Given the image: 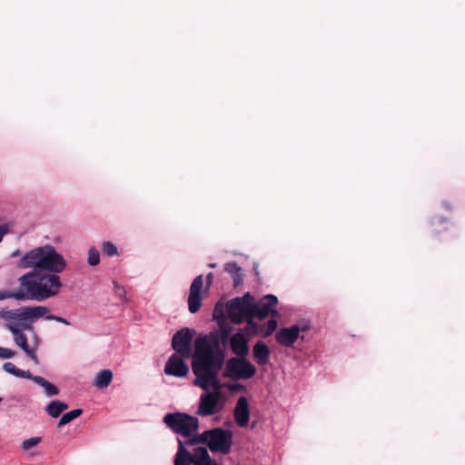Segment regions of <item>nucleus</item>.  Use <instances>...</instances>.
<instances>
[{"label": "nucleus", "instance_id": "1", "mask_svg": "<svg viewBox=\"0 0 465 465\" xmlns=\"http://www.w3.org/2000/svg\"><path fill=\"white\" fill-rule=\"evenodd\" d=\"M224 351L217 339L211 342L207 336L198 337L194 341V356L192 370L195 375L193 384L204 391L210 388L220 392L222 383L218 374L224 364Z\"/></svg>", "mask_w": 465, "mask_h": 465}, {"label": "nucleus", "instance_id": "2", "mask_svg": "<svg viewBox=\"0 0 465 465\" xmlns=\"http://www.w3.org/2000/svg\"><path fill=\"white\" fill-rule=\"evenodd\" d=\"M66 266L64 257L51 245L36 247L23 255L18 262L22 269L33 268L37 274L48 272L51 274L62 272Z\"/></svg>", "mask_w": 465, "mask_h": 465}, {"label": "nucleus", "instance_id": "3", "mask_svg": "<svg viewBox=\"0 0 465 465\" xmlns=\"http://www.w3.org/2000/svg\"><path fill=\"white\" fill-rule=\"evenodd\" d=\"M50 310L45 306H28L15 310H1L0 319L7 323H15L24 329H31L30 323L35 320L45 316Z\"/></svg>", "mask_w": 465, "mask_h": 465}, {"label": "nucleus", "instance_id": "4", "mask_svg": "<svg viewBox=\"0 0 465 465\" xmlns=\"http://www.w3.org/2000/svg\"><path fill=\"white\" fill-rule=\"evenodd\" d=\"M37 275L34 271L29 272L19 278V288L10 291L12 299L17 301L35 300L38 302L45 301L51 294L38 284L37 280L33 278Z\"/></svg>", "mask_w": 465, "mask_h": 465}, {"label": "nucleus", "instance_id": "5", "mask_svg": "<svg viewBox=\"0 0 465 465\" xmlns=\"http://www.w3.org/2000/svg\"><path fill=\"white\" fill-rule=\"evenodd\" d=\"M256 371V367L245 358L232 357L226 361L222 375L232 381L249 380Z\"/></svg>", "mask_w": 465, "mask_h": 465}, {"label": "nucleus", "instance_id": "6", "mask_svg": "<svg viewBox=\"0 0 465 465\" xmlns=\"http://www.w3.org/2000/svg\"><path fill=\"white\" fill-rule=\"evenodd\" d=\"M163 422L175 433L183 437H189L198 429V419L186 413H167L163 417Z\"/></svg>", "mask_w": 465, "mask_h": 465}, {"label": "nucleus", "instance_id": "7", "mask_svg": "<svg viewBox=\"0 0 465 465\" xmlns=\"http://www.w3.org/2000/svg\"><path fill=\"white\" fill-rule=\"evenodd\" d=\"M253 297L245 293L242 298H235L227 304V312L232 322L241 323L244 319L248 324H252V302Z\"/></svg>", "mask_w": 465, "mask_h": 465}, {"label": "nucleus", "instance_id": "8", "mask_svg": "<svg viewBox=\"0 0 465 465\" xmlns=\"http://www.w3.org/2000/svg\"><path fill=\"white\" fill-rule=\"evenodd\" d=\"M209 432H212L211 440H209L210 450L228 454L232 445V431L223 428H214L209 430Z\"/></svg>", "mask_w": 465, "mask_h": 465}, {"label": "nucleus", "instance_id": "9", "mask_svg": "<svg viewBox=\"0 0 465 465\" xmlns=\"http://www.w3.org/2000/svg\"><path fill=\"white\" fill-rule=\"evenodd\" d=\"M278 299L273 294H266L258 302H252V320L257 317L260 320L265 319L268 315H278L275 306Z\"/></svg>", "mask_w": 465, "mask_h": 465}, {"label": "nucleus", "instance_id": "10", "mask_svg": "<svg viewBox=\"0 0 465 465\" xmlns=\"http://www.w3.org/2000/svg\"><path fill=\"white\" fill-rule=\"evenodd\" d=\"M193 340V334L188 328H183L176 331L172 339V347L175 351V353L189 358L191 355V343Z\"/></svg>", "mask_w": 465, "mask_h": 465}, {"label": "nucleus", "instance_id": "11", "mask_svg": "<svg viewBox=\"0 0 465 465\" xmlns=\"http://www.w3.org/2000/svg\"><path fill=\"white\" fill-rule=\"evenodd\" d=\"M220 392H206L201 395L197 413L202 416H211L222 409L219 406Z\"/></svg>", "mask_w": 465, "mask_h": 465}, {"label": "nucleus", "instance_id": "12", "mask_svg": "<svg viewBox=\"0 0 465 465\" xmlns=\"http://www.w3.org/2000/svg\"><path fill=\"white\" fill-rule=\"evenodd\" d=\"M183 356L173 353L170 356L164 366V373L169 376L183 378L189 372V366L183 361Z\"/></svg>", "mask_w": 465, "mask_h": 465}, {"label": "nucleus", "instance_id": "13", "mask_svg": "<svg viewBox=\"0 0 465 465\" xmlns=\"http://www.w3.org/2000/svg\"><path fill=\"white\" fill-rule=\"evenodd\" d=\"M307 329V326L301 327L298 324L289 328H282L276 332L275 340L280 345L292 347L300 337V332L305 331Z\"/></svg>", "mask_w": 465, "mask_h": 465}, {"label": "nucleus", "instance_id": "14", "mask_svg": "<svg viewBox=\"0 0 465 465\" xmlns=\"http://www.w3.org/2000/svg\"><path fill=\"white\" fill-rule=\"evenodd\" d=\"M203 285V276L198 275L191 283L188 296V310L191 313H196L202 305L201 290Z\"/></svg>", "mask_w": 465, "mask_h": 465}, {"label": "nucleus", "instance_id": "15", "mask_svg": "<svg viewBox=\"0 0 465 465\" xmlns=\"http://www.w3.org/2000/svg\"><path fill=\"white\" fill-rule=\"evenodd\" d=\"M5 327L14 334V340L15 344L20 347L26 355L37 363V356L34 349L30 348L27 342V337L23 333L22 327H18L15 323H6Z\"/></svg>", "mask_w": 465, "mask_h": 465}, {"label": "nucleus", "instance_id": "16", "mask_svg": "<svg viewBox=\"0 0 465 465\" xmlns=\"http://www.w3.org/2000/svg\"><path fill=\"white\" fill-rule=\"evenodd\" d=\"M233 415L238 426H247L250 419V410L248 401L245 397L242 396L238 399L234 408Z\"/></svg>", "mask_w": 465, "mask_h": 465}, {"label": "nucleus", "instance_id": "17", "mask_svg": "<svg viewBox=\"0 0 465 465\" xmlns=\"http://www.w3.org/2000/svg\"><path fill=\"white\" fill-rule=\"evenodd\" d=\"M232 351L239 358H245L249 352L247 338L241 332H236L230 339Z\"/></svg>", "mask_w": 465, "mask_h": 465}, {"label": "nucleus", "instance_id": "18", "mask_svg": "<svg viewBox=\"0 0 465 465\" xmlns=\"http://www.w3.org/2000/svg\"><path fill=\"white\" fill-rule=\"evenodd\" d=\"M37 281L40 286L51 293L49 298L56 295L62 286L60 277L56 274L40 275Z\"/></svg>", "mask_w": 465, "mask_h": 465}, {"label": "nucleus", "instance_id": "19", "mask_svg": "<svg viewBox=\"0 0 465 465\" xmlns=\"http://www.w3.org/2000/svg\"><path fill=\"white\" fill-rule=\"evenodd\" d=\"M270 355V349L263 341H258L252 347L253 359L260 366L265 365L269 362Z\"/></svg>", "mask_w": 465, "mask_h": 465}, {"label": "nucleus", "instance_id": "20", "mask_svg": "<svg viewBox=\"0 0 465 465\" xmlns=\"http://www.w3.org/2000/svg\"><path fill=\"white\" fill-rule=\"evenodd\" d=\"M194 457L186 450L183 440L178 439V450L174 457L173 465H192Z\"/></svg>", "mask_w": 465, "mask_h": 465}, {"label": "nucleus", "instance_id": "21", "mask_svg": "<svg viewBox=\"0 0 465 465\" xmlns=\"http://www.w3.org/2000/svg\"><path fill=\"white\" fill-rule=\"evenodd\" d=\"M67 409H68L67 403L58 401V400H54V401H52L46 406L45 411L47 412V414L50 417L58 418L62 414V412L66 411Z\"/></svg>", "mask_w": 465, "mask_h": 465}, {"label": "nucleus", "instance_id": "22", "mask_svg": "<svg viewBox=\"0 0 465 465\" xmlns=\"http://www.w3.org/2000/svg\"><path fill=\"white\" fill-rule=\"evenodd\" d=\"M113 380V372L111 370L106 369L98 372L96 375L94 385L99 389L107 388Z\"/></svg>", "mask_w": 465, "mask_h": 465}, {"label": "nucleus", "instance_id": "23", "mask_svg": "<svg viewBox=\"0 0 465 465\" xmlns=\"http://www.w3.org/2000/svg\"><path fill=\"white\" fill-rule=\"evenodd\" d=\"M34 382L45 389V393L47 397L55 396L59 393V389L42 376H36V378H34Z\"/></svg>", "mask_w": 465, "mask_h": 465}, {"label": "nucleus", "instance_id": "24", "mask_svg": "<svg viewBox=\"0 0 465 465\" xmlns=\"http://www.w3.org/2000/svg\"><path fill=\"white\" fill-rule=\"evenodd\" d=\"M450 225V221L446 218L437 217L431 220L430 227L431 232L434 235H438L441 231H447Z\"/></svg>", "mask_w": 465, "mask_h": 465}, {"label": "nucleus", "instance_id": "25", "mask_svg": "<svg viewBox=\"0 0 465 465\" xmlns=\"http://www.w3.org/2000/svg\"><path fill=\"white\" fill-rule=\"evenodd\" d=\"M192 455L194 457L193 465H203L209 461L211 459L207 450L204 447L195 448L193 454Z\"/></svg>", "mask_w": 465, "mask_h": 465}, {"label": "nucleus", "instance_id": "26", "mask_svg": "<svg viewBox=\"0 0 465 465\" xmlns=\"http://www.w3.org/2000/svg\"><path fill=\"white\" fill-rule=\"evenodd\" d=\"M82 413H83L82 409H74L73 411H70L63 414L61 419L58 421L57 426L59 428L64 426L65 424H67V423L71 422L72 420H75L76 418H78Z\"/></svg>", "mask_w": 465, "mask_h": 465}, {"label": "nucleus", "instance_id": "27", "mask_svg": "<svg viewBox=\"0 0 465 465\" xmlns=\"http://www.w3.org/2000/svg\"><path fill=\"white\" fill-rule=\"evenodd\" d=\"M278 323L275 319H271L268 321L267 324L261 328L262 336L266 338L272 335L275 330L277 329Z\"/></svg>", "mask_w": 465, "mask_h": 465}, {"label": "nucleus", "instance_id": "28", "mask_svg": "<svg viewBox=\"0 0 465 465\" xmlns=\"http://www.w3.org/2000/svg\"><path fill=\"white\" fill-rule=\"evenodd\" d=\"M42 440H43L42 437H32L29 439H26L21 443V449L24 451H28L31 449L36 447L39 443L42 442Z\"/></svg>", "mask_w": 465, "mask_h": 465}, {"label": "nucleus", "instance_id": "29", "mask_svg": "<svg viewBox=\"0 0 465 465\" xmlns=\"http://www.w3.org/2000/svg\"><path fill=\"white\" fill-rule=\"evenodd\" d=\"M100 262L99 252L94 248L91 247L88 251V263L91 266H96Z\"/></svg>", "mask_w": 465, "mask_h": 465}, {"label": "nucleus", "instance_id": "30", "mask_svg": "<svg viewBox=\"0 0 465 465\" xmlns=\"http://www.w3.org/2000/svg\"><path fill=\"white\" fill-rule=\"evenodd\" d=\"M103 252L107 256H114L117 254L116 246L111 242H104L102 247Z\"/></svg>", "mask_w": 465, "mask_h": 465}, {"label": "nucleus", "instance_id": "31", "mask_svg": "<svg viewBox=\"0 0 465 465\" xmlns=\"http://www.w3.org/2000/svg\"><path fill=\"white\" fill-rule=\"evenodd\" d=\"M224 270L226 272L232 275V274L237 273L238 272L242 271V268L235 262H230L225 263Z\"/></svg>", "mask_w": 465, "mask_h": 465}, {"label": "nucleus", "instance_id": "32", "mask_svg": "<svg viewBox=\"0 0 465 465\" xmlns=\"http://www.w3.org/2000/svg\"><path fill=\"white\" fill-rule=\"evenodd\" d=\"M3 369L10 373V374H13L16 377H18V375L20 374V369H18L14 363L12 362H5L4 365H3Z\"/></svg>", "mask_w": 465, "mask_h": 465}, {"label": "nucleus", "instance_id": "33", "mask_svg": "<svg viewBox=\"0 0 465 465\" xmlns=\"http://www.w3.org/2000/svg\"><path fill=\"white\" fill-rule=\"evenodd\" d=\"M211 435H212V432H209V430L203 431L200 435H197L196 438H197L198 443H207V445L209 446V440H211Z\"/></svg>", "mask_w": 465, "mask_h": 465}, {"label": "nucleus", "instance_id": "34", "mask_svg": "<svg viewBox=\"0 0 465 465\" xmlns=\"http://www.w3.org/2000/svg\"><path fill=\"white\" fill-rule=\"evenodd\" d=\"M49 312H47L44 317H45L46 320H49V321H55V322H61L63 324H65V325H69V322L64 319V318H62L60 316H56V315H53V314H48Z\"/></svg>", "mask_w": 465, "mask_h": 465}, {"label": "nucleus", "instance_id": "35", "mask_svg": "<svg viewBox=\"0 0 465 465\" xmlns=\"http://www.w3.org/2000/svg\"><path fill=\"white\" fill-rule=\"evenodd\" d=\"M15 352L11 349L0 347V358L1 359H9L14 357Z\"/></svg>", "mask_w": 465, "mask_h": 465}, {"label": "nucleus", "instance_id": "36", "mask_svg": "<svg viewBox=\"0 0 465 465\" xmlns=\"http://www.w3.org/2000/svg\"><path fill=\"white\" fill-rule=\"evenodd\" d=\"M232 278L233 281V286L237 287L242 283L243 274L242 273V271H240L237 273L232 274Z\"/></svg>", "mask_w": 465, "mask_h": 465}, {"label": "nucleus", "instance_id": "37", "mask_svg": "<svg viewBox=\"0 0 465 465\" xmlns=\"http://www.w3.org/2000/svg\"><path fill=\"white\" fill-rule=\"evenodd\" d=\"M227 387L232 392L241 391L245 389L244 385L238 382L228 384Z\"/></svg>", "mask_w": 465, "mask_h": 465}, {"label": "nucleus", "instance_id": "38", "mask_svg": "<svg viewBox=\"0 0 465 465\" xmlns=\"http://www.w3.org/2000/svg\"><path fill=\"white\" fill-rule=\"evenodd\" d=\"M20 374L18 375L19 378H25L29 379L34 381V378H36V376L33 375L29 371H23L20 370Z\"/></svg>", "mask_w": 465, "mask_h": 465}, {"label": "nucleus", "instance_id": "39", "mask_svg": "<svg viewBox=\"0 0 465 465\" xmlns=\"http://www.w3.org/2000/svg\"><path fill=\"white\" fill-rule=\"evenodd\" d=\"M114 288H115V292L117 293V295L121 298L124 297L125 295L124 289L122 286H120L116 282H114Z\"/></svg>", "mask_w": 465, "mask_h": 465}, {"label": "nucleus", "instance_id": "40", "mask_svg": "<svg viewBox=\"0 0 465 465\" xmlns=\"http://www.w3.org/2000/svg\"><path fill=\"white\" fill-rule=\"evenodd\" d=\"M213 281V273L209 272L206 276V290L208 291Z\"/></svg>", "mask_w": 465, "mask_h": 465}, {"label": "nucleus", "instance_id": "41", "mask_svg": "<svg viewBox=\"0 0 465 465\" xmlns=\"http://www.w3.org/2000/svg\"><path fill=\"white\" fill-rule=\"evenodd\" d=\"M183 444H185L187 446H193V445H196V444H199V443H198L196 436H194V437L187 440Z\"/></svg>", "mask_w": 465, "mask_h": 465}, {"label": "nucleus", "instance_id": "42", "mask_svg": "<svg viewBox=\"0 0 465 465\" xmlns=\"http://www.w3.org/2000/svg\"><path fill=\"white\" fill-rule=\"evenodd\" d=\"M8 232V226L6 224L0 225V242L2 241L4 235L7 233Z\"/></svg>", "mask_w": 465, "mask_h": 465}, {"label": "nucleus", "instance_id": "43", "mask_svg": "<svg viewBox=\"0 0 465 465\" xmlns=\"http://www.w3.org/2000/svg\"><path fill=\"white\" fill-rule=\"evenodd\" d=\"M12 298L10 291L0 292V300Z\"/></svg>", "mask_w": 465, "mask_h": 465}, {"label": "nucleus", "instance_id": "44", "mask_svg": "<svg viewBox=\"0 0 465 465\" xmlns=\"http://www.w3.org/2000/svg\"><path fill=\"white\" fill-rule=\"evenodd\" d=\"M443 205H444L445 209L450 210V211L452 210V206L449 203L444 202Z\"/></svg>", "mask_w": 465, "mask_h": 465}, {"label": "nucleus", "instance_id": "45", "mask_svg": "<svg viewBox=\"0 0 465 465\" xmlns=\"http://www.w3.org/2000/svg\"><path fill=\"white\" fill-rule=\"evenodd\" d=\"M203 465H218L216 461L213 460L212 459H210L209 461H207L206 463L203 464Z\"/></svg>", "mask_w": 465, "mask_h": 465}, {"label": "nucleus", "instance_id": "46", "mask_svg": "<svg viewBox=\"0 0 465 465\" xmlns=\"http://www.w3.org/2000/svg\"><path fill=\"white\" fill-rule=\"evenodd\" d=\"M18 255H19V251L18 250L13 252L12 254H11L12 257H16Z\"/></svg>", "mask_w": 465, "mask_h": 465}, {"label": "nucleus", "instance_id": "47", "mask_svg": "<svg viewBox=\"0 0 465 465\" xmlns=\"http://www.w3.org/2000/svg\"><path fill=\"white\" fill-rule=\"evenodd\" d=\"M251 328L255 331L257 329V324L252 322V324H249Z\"/></svg>", "mask_w": 465, "mask_h": 465}, {"label": "nucleus", "instance_id": "48", "mask_svg": "<svg viewBox=\"0 0 465 465\" xmlns=\"http://www.w3.org/2000/svg\"><path fill=\"white\" fill-rule=\"evenodd\" d=\"M210 268H215L216 267V263H209L208 265Z\"/></svg>", "mask_w": 465, "mask_h": 465}, {"label": "nucleus", "instance_id": "49", "mask_svg": "<svg viewBox=\"0 0 465 465\" xmlns=\"http://www.w3.org/2000/svg\"><path fill=\"white\" fill-rule=\"evenodd\" d=\"M3 401V399L0 397V402Z\"/></svg>", "mask_w": 465, "mask_h": 465}]
</instances>
